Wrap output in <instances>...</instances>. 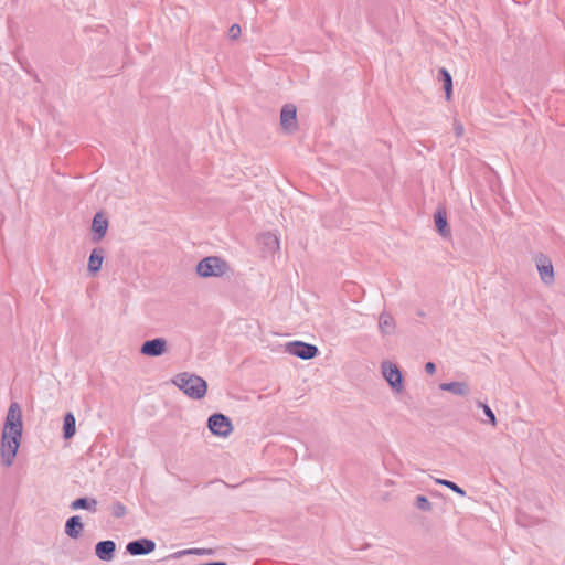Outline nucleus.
<instances>
[{"label":"nucleus","instance_id":"ddd939ff","mask_svg":"<svg viewBox=\"0 0 565 565\" xmlns=\"http://www.w3.org/2000/svg\"><path fill=\"white\" fill-rule=\"evenodd\" d=\"M439 390L449 392L455 396L467 397L471 394V388L466 381H455L448 383H441Z\"/></svg>","mask_w":565,"mask_h":565},{"label":"nucleus","instance_id":"393cba45","mask_svg":"<svg viewBox=\"0 0 565 565\" xmlns=\"http://www.w3.org/2000/svg\"><path fill=\"white\" fill-rule=\"evenodd\" d=\"M482 409H483V413L484 415L489 418V422L491 423L492 426H495L497 425V418H495V415L494 413L492 412V409L486 405V404H480Z\"/></svg>","mask_w":565,"mask_h":565},{"label":"nucleus","instance_id":"9b49d317","mask_svg":"<svg viewBox=\"0 0 565 565\" xmlns=\"http://www.w3.org/2000/svg\"><path fill=\"white\" fill-rule=\"evenodd\" d=\"M156 548V543L149 539H140L132 542H129L126 546V550L131 555H146L153 552Z\"/></svg>","mask_w":565,"mask_h":565},{"label":"nucleus","instance_id":"4468645a","mask_svg":"<svg viewBox=\"0 0 565 565\" xmlns=\"http://www.w3.org/2000/svg\"><path fill=\"white\" fill-rule=\"evenodd\" d=\"M116 544L114 541L107 540L96 544L95 553L100 561L109 562L114 558Z\"/></svg>","mask_w":565,"mask_h":565},{"label":"nucleus","instance_id":"9d476101","mask_svg":"<svg viewBox=\"0 0 565 565\" xmlns=\"http://www.w3.org/2000/svg\"><path fill=\"white\" fill-rule=\"evenodd\" d=\"M258 243L263 253L269 256L275 255L280 249V241L277 234L271 232L263 233L258 236Z\"/></svg>","mask_w":565,"mask_h":565},{"label":"nucleus","instance_id":"1a4fd4ad","mask_svg":"<svg viewBox=\"0 0 565 565\" xmlns=\"http://www.w3.org/2000/svg\"><path fill=\"white\" fill-rule=\"evenodd\" d=\"M535 264L542 282L547 286L552 285L554 282L555 276L550 258L544 255H539L535 258Z\"/></svg>","mask_w":565,"mask_h":565},{"label":"nucleus","instance_id":"bb28decb","mask_svg":"<svg viewBox=\"0 0 565 565\" xmlns=\"http://www.w3.org/2000/svg\"><path fill=\"white\" fill-rule=\"evenodd\" d=\"M454 131L457 137H461L465 134L463 125L460 121H454Z\"/></svg>","mask_w":565,"mask_h":565},{"label":"nucleus","instance_id":"412c9836","mask_svg":"<svg viewBox=\"0 0 565 565\" xmlns=\"http://www.w3.org/2000/svg\"><path fill=\"white\" fill-rule=\"evenodd\" d=\"M439 75H440V79L444 83L446 99L449 100L451 98V94H452L451 75L449 74V72L446 68H440Z\"/></svg>","mask_w":565,"mask_h":565},{"label":"nucleus","instance_id":"c85d7f7f","mask_svg":"<svg viewBox=\"0 0 565 565\" xmlns=\"http://www.w3.org/2000/svg\"><path fill=\"white\" fill-rule=\"evenodd\" d=\"M425 371H426V373H428V374H430V375L435 374V372H436V365H435V363H433V362H427V363L425 364Z\"/></svg>","mask_w":565,"mask_h":565},{"label":"nucleus","instance_id":"f257e3e1","mask_svg":"<svg viewBox=\"0 0 565 565\" xmlns=\"http://www.w3.org/2000/svg\"><path fill=\"white\" fill-rule=\"evenodd\" d=\"M22 411L17 402L9 406L0 441V461L4 468L13 465L22 440Z\"/></svg>","mask_w":565,"mask_h":565},{"label":"nucleus","instance_id":"423d86ee","mask_svg":"<svg viewBox=\"0 0 565 565\" xmlns=\"http://www.w3.org/2000/svg\"><path fill=\"white\" fill-rule=\"evenodd\" d=\"M280 127L286 134H294L298 129L297 107L294 104H286L280 110Z\"/></svg>","mask_w":565,"mask_h":565},{"label":"nucleus","instance_id":"6ab92c4d","mask_svg":"<svg viewBox=\"0 0 565 565\" xmlns=\"http://www.w3.org/2000/svg\"><path fill=\"white\" fill-rule=\"evenodd\" d=\"M71 509H85L95 513L97 511V500L93 498H78L71 503Z\"/></svg>","mask_w":565,"mask_h":565},{"label":"nucleus","instance_id":"20e7f679","mask_svg":"<svg viewBox=\"0 0 565 565\" xmlns=\"http://www.w3.org/2000/svg\"><path fill=\"white\" fill-rule=\"evenodd\" d=\"M380 369L382 376L387 382L391 390L396 394H401L404 391V380L397 364L385 360L382 361Z\"/></svg>","mask_w":565,"mask_h":565},{"label":"nucleus","instance_id":"dca6fc26","mask_svg":"<svg viewBox=\"0 0 565 565\" xmlns=\"http://www.w3.org/2000/svg\"><path fill=\"white\" fill-rule=\"evenodd\" d=\"M434 222H435V226L438 231V233L443 236V237H449L450 236V230L448 227V222H447V214H446V211L445 209H438L434 215Z\"/></svg>","mask_w":565,"mask_h":565},{"label":"nucleus","instance_id":"cd10ccee","mask_svg":"<svg viewBox=\"0 0 565 565\" xmlns=\"http://www.w3.org/2000/svg\"><path fill=\"white\" fill-rule=\"evenodd\" d=\"M210 553H211V551H206L203 548H191V550L181 552V554H198V555L210 554Z\"/></svg>","mask_w":565,"mask_h":565},{"label":"nucleus","instance_id":"4be33fe9","mask_svg":"<svg viewBox=\"0 0 565 565\" xmlns=\"http://www.w3.org/2000/svg\"><path fill=\"white\" fill-rule=\"evenodd\" d=\"M435 482L438 483V484L447 487L448 489H450L451 491H454L455 493H457V494H459L461 497H463L466 494L465 490L462 488H460L459 486H457L452 481H449V480H446V479H435Z\"/></svg>","mask_w":565,"mask_h":565},{"label":"nucleus","instance_id":"2eb2a0df","mask_svg":"<svg viewBox=\"0 0 565 565\" xmlns=\"http://www.w3.org/2000/svg\"><path fill=\"white\" fill-rule=\"evenodd\" d=\"M84 525L78 515L71 516L65 523V533L71 539H78L82 534Z\"/></svg>","mask_w":565,"mask_h":565},{"label":"nucleus","instance_id":"f03ea898","mask_svg":"<svg viewBox=\"0 0 565 565\" xmlns=\"http://www.w3.org/2000/svg\"><path fill=\"white\" fill-rule=\"evenodd\" d=\"M195 274L202 279H226L233 275V268L220 256H206L195 265Z\"/></svg>","mask_w":565,"mask_h":565},{"label":"nucleus","instance_id":"39448f33","mask_svg":"<svg viewBox=\"0 0 565 565\" xmlns=\"http://www.w3.org/2000/svg\"><path fill=\"white\" fill-rule=\"evenodd\" d=\"M207 428L213 435L222 438H227L234 429L231 419L221 413L213 414L209 417Z\"/></svg>","mask_w":565,"mask_h":565},{"label":"nucleus","instance_id":"0eeeda50","mask_svg":"<svg viewBox=\"0 0 565 565\" xmlns=\"http://www.w3.org/2000/svg\"><path fill=\"white\" fill-rule=\"evenodd\" d=\"M285 351L302 360H309L318 354V348L301 341H292L285 344Z\"/></svg>","mask_w":565,"mask_h":565},{"label":"nucleus","instance_id":"a878e982","mask_svg":"<svg viewBox=\"0 0 565 565\" xmlns=\"http://www.w3.org/2000/svg\"><path fill=\"white\" fill-rule=\"evenodd\" d=\"M242 33L241 26L238 24H233L228 29L227 35L231 40H236L239 38Z\"/></svg>","mask_w":565,"mask_h":565},{"label":"nucleus","instance_id":"6e6552de","mask_svg":"<svg viewBox=\"0 0 565 565\" xmlns=\"http://www.w3.org/2000/svg\"><path fill=\"white\" fill-rule=\"evenodd\" d=\"M168 351V341L164 338H156L145 341L140 347V353L145 356L157 358Z\"/></svg>","mask_w":565,"mask_h":565},{"label":"nucleus","instance_id":"7ed1b4c3","mask_svg":"<svg viewBox=\"0 0 565 565\" xmlns=\"http://www.w3.org/2000/svg\"><path fill=\"white\" fill-rule=\"evenodd\" d=\"M172 383L192 399H201L207 392L206 381L193 373H179L172 379Z\"/></svg>","mask_w":565,"mask_h":565},{"label":"nucleus","instance_id":"f3484780","mask_svg":"<svg viewBox=\"0 0 565 565\" xmlns=\"http://www.w3.org/2000/svg\"><path fill=\"white\" fill-rule=\"evenodd\" d=\"M379 329L383 335L394 334L396 330L394 318L387 312H382L379 317Z\"/></svg>","mask_w":565,"mask_h":565},{"label":"nucleus","instance_id":"f8f14e48","mask_svg":"<svg viewBox=\"0 0 565 565\" xmlns=\"http://www.w3.org/2000/svg\"><path fill=\"white\" fill-rule=\"evenodd\" d=\"M107 230H108V220L106 218V216L103 213H97L94 216L93 223H92V232H93L92 241L94 243L100 242L105 237Z\"/></svg>","mask_w":565,"mask_h":565},{"label":"nucleus","instance_id":"b1692460","mask_svg":"<svg viewBox=\"0 0 565 565\" xmlns=\"http://www.w3.org/2000/svg\"><path fill=\"white\" fill-rule=\"evenodd\" d=\"M110 511L115 518H122L127 513L126 507L119 501H116L111 504Z\"/></svg>","mask_w":565,"mask_h":565},{"label":"nucleus","instance_id":"a211bd4d","mask_svg":"<svg viewBox=\"0 0 565 565\" xmlns=\"http://www.w3.org/2000/svg\"><path fill=\"white\" fill-rule=\"evenodd\" d=\"M104 262V250L102 248H95L92 250L88 258V271L93 275L97 274Z\"/></svg>","mask_w":565,"mask_h":565},{"label":"nucleus","instance_id":"c756f323","mask_svg":"<svg viewBox=\"0 0 565 565\" xmlns=\"http://www.w3.org/2000/svg\"><path fill=\"white\" fill-rule=\"evenodd\" d=\"M204 565H227V564L224 562H214V563H209V564H204Z\"/></svg>","mask_w":565,"mask_h":565},{"label":"nucleus","instance_id":"aec40b11","mask_svg":"<svg viewBox=\"0 0 565 565\" xmlns=\"http://www.w3.org/2000/svg\"><path fill=\"white\" fill-rule=\"evenodd\" d=\"M76 433V419L73 413H66L63 419V436L71 439Z\"/></svg>","mask_w":565,"mask_h":565},{"label":"nucleus","instance_id":"5701e85b","mask_svg":"<svg viewBox=\"0 0 565 565\" xmlns=\"http://www.w3.org/2000/svg\"><path fill=\"white\" fill-rule=\"evenodd\" d=\"M415 505L422 510V511H425V512H429L431 510V503L429 502V500L424 497V495H417L416 499H415Z\"/></svg>","mask_w":565,"mask_h":565}]
</instances>
